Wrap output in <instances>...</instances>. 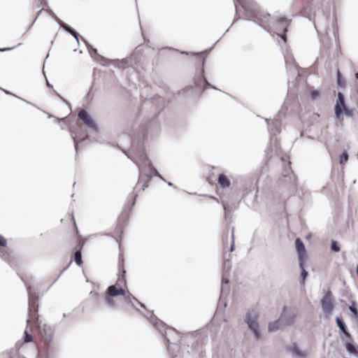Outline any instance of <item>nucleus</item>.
<instances>
[{
	"instance_id": "f257e3e1",
	"label": "nucleus",
	"mask_w": 358,
	"mask_h": 358,
	"mask_svg": "<svg viewBox=\"0 0 358 358\" xmlns=\"http://www.w3.org/2000/svg\"><path fill=\"white\" fill-rule=\"evenodd\" d=\"M129 157L139 167L140 180L148 182L154 176H157L161 179H163L157 171L152 166L142 147L135 149L134 146H133L131 157Z\"/></svg>"
},
{
	"instance_id": "f03ea898",
	"label": "nucleus",
	"mask_w": 358,
	"mask_h": 358,
	"mask_svg": "<svg viewBox=\"0 0 358 358\" xmlns=\"http://www.w3.org/2000/svg\"><path fill=\"white\" fill-rule=\"evenodd\" d=\"M258 317L259 313L255 309L248 310L245 317V322L246 323L248 329L252 334L255 339L257 341L259 340L262 337Z\"/></svg>"
},
{
	"instance_id": "7ed1b4c3",
	"label": "nucleus",
	"mask_w": 358,
	"mask_h": 358,
	"mask_svg": "<svg viewBox=\"0 0 358 358\" xmlns=\"http://www.w3.org/2000/svg\"><path fill=\"white\" fill-rule=\"evenodd\" d=\"M108 294L109 296L113 297L118 295H124V301L127 303H131L134 307L135 305L133 303V301L138 302L141 307H144V305L138 301V300L132 296L130 294L126 295V292L122 288L117 289L115 285H110L107 289Z\"/></svg>"
},
{
	"instance_id": "20e7f679",
	"label": "nucleus",
	"mask_w": 358,
	"mask_h": 358,
	"mask_svg": "<svg viewBox=\"0 0 358 358\" xmlns=\"http://www.w3.org/2000/svg\"><path fill=\"white\" fill-rule=\"evenodd\" d=\"M321 305L323 311L329 315L334 310V301L331 296V291H328L321 300Z\"/></svg>"
},
{
	"instance_id": "39448f33",
	"label": "nucleus",
	"mask_w": 358,
	"mask_h": 358,
	"mask_svg": "<svg viewBox=\"0 0 358 358\" xmlns=\"http://www.w3.org/2000/svg\"><path fill=\"white\" fill-rule=\"evenodd\" d=\"M296 319V314L293 311L287 310L286 307H284L283 311L280 315V320L282 326H290Z\"/></svg>"
},
{
	"instance_id": "423d86ee",
	"label": "nucleus",
	"mask_w": 358,
	"mask_h": 358,
	"mask_svg": "<svg viewBox=\"0 0 358 358\" xmlns=\"http://www.w3.org/2000/svg\"><path fill=\"white\" fill-rule=\"evenodd\" d=\"M78 117L85 123L87 127L96 131V126L94 121L85 109H81L79 111Z\"/></svg>"
},
{
	"instance_id": "0eeeda50",
	"label": "nucleus",
	"mask_w": 358,
	"mask_h": 358,
	"mask_svg": "<svg viewBox=\"0 0 358 358\" xmlns=\"http://www.w3.org/2000/svg\"><path fill=\"white\" fill-rule=\"evenodd\" d=\"M296 249L299 255V266L303 267L305 262V248L303 242L299 239L296 240Z\"/></svg>"
},
{
	"instance_id": "6e6552de",
	"label": "nucleus",
	"mask_w": 358,
	"mask_h": 358,
	"mask_svg": "<svg viewBox=\"0 0 358 358\" xmlns=\"http://www.w3.org/2000/svg\"><path fill=\"white\" fill-rule=\"evenodd\" d=\"M341 107L345 110V112L348 114V108L345 106L344 103V97L341 92H338V101L335 107V114L337 117L340 116L341 114Z\"/></svg>"
},
{
	"instance_id": "1a4fd4ad",
	"label": "nucleus",
	"mask_w": 358,
	"mask_h": 358,
	"mask_svg": "<svg viewBox=\"0 0 358 358\" xmlns=\"http://www.w3.org/2000/svg\"><path fill=\"white\" fill-rule=\"evenodd\" d=\"M289 351L291 354L296 358H306V352L299 349L295 343H293L292 345H290Z\"/></svg>"
},
{
	"instance_id": "9d476101",
	"label": "nucleus",
	"mask_w": 358,
	"mask_h": 358,
	"mask_svg": "<svg viewBox=\"0 0 358 358\" xmlns=\"http://www.w3.org/2000/svg\"><path fill=\"white\" fill-rule=\"evenodd\" d=\"M336 322L337 326L338 327L340 330L342 332H343L346 336L350 337V335L349 332L347 331L346 326H345V323L343 322V321L340 317H337L336 319Z\"/></svg>"
},
{
	"instance_id": "9b49d317",
	"label": "nucleus",
	"mask_w": 358,
	"mask_h": 358,
	"mask_svg": "<svg viewBox=\"0 0 358 358\" xmlns=\"http://www.w3.org/2000/svg\"><path fill=\"white\" fill-rule=\"evenodd\" d=\"M218 182L223 188L229 187L231 184L229 180L224 174H220L219 176Z\"/></svg>"
},
{
	"instance_id": "f8f14e48",
	"label": "nucleus",
	"mask_w": 358,
	"mask_h": 358,
	"mask_svg": "<svg viewBox=\"0 0 358 358\" xmlns=\"http://www.w3.org/2000/svg\"><path fill=\"white\" fill-rule=\"evenodd\" d=\"M39 334L46 341H50L51 339L52 332L50 329L47 330L45 327L41 328L39 327Z\"/></svg>"
},
{
	"instance_id": "ddd939ff",
	"label": "nucleus",
	"mask_w": 358,
	"mask_h": 358,
	"mask_svg": "<svg viewBox=\"0 0 358 358\" xmlns=\"http://www.w3.org/2000/svg\"><path fill=\"white\" fill-rule=\"evenodd\" d=\"M282 326L280 322V320H275L274 322H270L268 324V330L270 332L275 331L280 329V327Z\"/></svg>"
},
{
	"instance_id": "4468645a",
	"label": "nucleus",
	"mask_w": 358,
	"mask_h": 358,
	"mask_svg": "<svg viewBox=\"0 0 358 358\" xmlns=\"http://www.w3.org/2000/svg\"><path fill=\"white\" fill-rule=\"evenodd\" d=\"M63 27L64 28V29L66 31H67L68 32H69L71 35H73L74 36V38L76 39V41H78V43L79 42V38H78V34L73 29H72L71 27H69V25H67L66 24H63Z\"/></svg>"
},
{
	"instance_id": "2eb2a0df",
	"label": "nucleus",
	"mask_w": 358,
	"mask_h": 358,
	"mask_svg": "<svg viewBox=\"0 0 358 358\" xmlns=\"http://www.w3.org/2000/svg\"><path fill=\"white\" fill-rule=\"evenodd\" d=\"M113 65H117L118 67L122 69H125L129 66L128 62L127 60H113Z\"/></svg>"
},
{
	"instance_id": "dca6fc26",
	"label": "nucleus",
	"mask_w": 358,
	"mask_h": 358,
	"mask_svg": "<svg viewBox=\"0 0 358 358\" xmlns=\"http://www.w3.org/2000/svg\"><path fill=\"white\" fill-rule=\"evenodd\" d=\"M106 305L110 308H114L116 306L115 301L110 297H106L104 300Z\"/></svg>"
},
{
	"instance_id": "f3484780",
	"label": "nucleus",
	"mask_w": 358,
	"mask_h": 358,
	"mask_svg": "<svg viewBox=\"0 0 358 358\" xmlns=\"http://www.w3.org/2000/svg\"><path fill=\"white\" fill-rule=\"evenodd\" d=\"M74 259L77 265L80 266L83 264L82 255L80 251H76L75 252Z\"/></svg>"
},
{
	"instance_id": "a211bd4d",
	"label": "nucleus",
	"mask_w": 358,
	"mask_h": 358,
	"mask_svg": "<svg viewBox=\"0 0 358 358\" xmlns=\"http://www.w3.org/2000/svg\"><path fill=\"white\" fill-rule=\"evenodd\" d=\"M345 348L348 350V352L350 354H356L357 353V350H356L355 347L354 346L353 344H352L350 343H347L345 344Z\"/></svg>"
},
{
	"instance_id": "6ab92c4d",
	"label": "nucleus",
	"mask_w": 358,
	"mask_h": 358,
	"mask_svg": "<svg viewBox=\"0 0 358 358\" xmlns=\"http://www.w3.org/2000/svg\"><path fill=\"white\" fill-rule=\"evenodd\" d=\"M337 83L339 86L341 87L345 86V80L341 78V74L339 70L337 71Z\"/></svg>"
},
{
	"instance_id": "aec40b11",
	"label": "nucleus",
	"mask_w": 358,
	"mask_h": 358,
	"mask_svg": "<svg viewBox=\"0 0 358 358\" xmlns=\"http://www.w3.org/2000/svg\"><path fill=\"white\" fill-rule=\"evenodd\" d=\"M348 159V154L346 151H344L340 156V164H343Z\"/></svg>"
},
{
	"instance_id": "412c9836",
	"label": "nucleus",
	"mask_w": 358,
	"mask_h": 358,
	"mask_svg": "<svg viewBox=\"0 0 358 358\" xmlns=\"http://www.w3.org/2000/svg\"><path fill=\"white\" fill-rule=\"evenodd\" d=\"M301 268V284H304V281L308 275V272L304 269V266L300 267Z\"/></svg>"
},
{
	"instance_id": "4be33fe9",
	"label": "nucleus",
	"mask_w": 358,
	"mask_h": 358,
	"mask_svg": "<svg viewBox=\"0 0 358 358\" xmlns=\"http://www.w3.org/2000/svg\"><path fill=\"white\" fill-rule=\"evenodd\" d=\"M311 99L313 100L319 99L320 93L317 90H313L310 94Z\"/></svg>"
},
{
	"instance_id": "5701e85b",
	"label": "nucleus",
	"mask_w": 358,
	"mask_h": 358,
	"mask_svg": "<svg viewBox=\"0 0 358 358\" xmlns=\"http://www.w3.org/2000/svg\"><path fill=\"white\" fill-rule=\"evenodd\" d=\"M24 340L25 343H29L32 341V336H31V335L28 334L27 330L24 331Z\"/></svg>"
},
{
	"instance_id": "b1692460",
	"label": "nucleus",
	"mask_w": 358,
	"mask_h": 358,
	"mask_svg": "<svg viewBox=\"0 0 358 358\" xmlns=\"http://www.w3.org/2000/svg\"><path fill=\"white\" fill-rule=\"evenodd\" d=\"M331 248L334 252H338L340 250L339 247L338 246L337 242L336 241H333L331 242Z\"/></svg>"
},
{
	"instance_id": "393cba45",
	"label": "nucleus",
	"mask_w": 358,
	"mask_h": 358,
	"mask_svg": "<svg viewBox=\"0 0 358 358\" xmlns=\"http://www.w3.org/2000/svg\"><path fill=\"white\" fill-rule=\"evenodd\" d=\"M349 310L354 314L355 317L357 319L358 316L357 308L354 305H352L349 306Z\"/></svg>"
},
{
	"instance_id": "a878e982",
	"label": "nucleus",
	"mask_w": 358,
	"mask_h": 358,
	"mask_svg": "<svg viewBox=\"0 0 358 358\" xmlns=\"http://www.w3.org/2000/svg\"><path fill=\"white\" fill-rule=\"evenodd\" d=\"M231 268V264H230V262L229 260H226L224 262V270L225 273L228 272L229 271Z\"/></svg>"
},
{
	"instance_id": "bb28decb",
	"label": "nucleus",
	"mask_w": 358,
	"mask_h": 358,
	"mask_svg": "<svg viewBox=\"0 0 358 358\" xmlns=\"http://www.w3.org/2000/svg\"><path fill=\"white\" fill-rule=\"evenodd\" d=\"M155 327L158 329V331L163 334V324L162 322H156L154 323Z\"/></svg>"
},
{
	"instance_id": "cd10ccee",
	"label": "nucleus",
	"mask_w": 358,
	"mask_h": 358,
	"mask_svg": "<svg viewBox=\"0 0 358 358\" xmlns=\"http://www.w3.org/2000/svg\"><path fill=\"white\" fill-rule=\"evenodd\" d=\"M231 238H232V241H231V247H230V249H229V251H230V252H232V251H234V229L232 230V233H231Z\"/></svg>"
},
{
	"instance_id": "c85d7f7f",
	"label": "nucleus",
	"mask_w": 358,
	"mask_h": 358,
	"mask_svg": "<svg viewBox=\"0 0 358 358\" xmlns=\"http://www.w3.org/2000/svg\"><path fill=\"white\" fill-rule=\"evenodd\" d=\"M6 239L0 235V246H5L6 245Z\"/></svg>"
},
{
	"instance_id": "c756f323",
	"label": "nucleus",
	"mask_w": 358,
	"mask_h": 358,
	"mask_svg": "<svg viewBox=\"0 0 358 358\" xmlns=\"http://www.w3.org/2000/svg\"><path fill=\"white\" fill-rule=\"evenodd\" d=\"M203 82L205 83V85H204V89H206V87H212V86L210 85V84L206 80L205 78H203ZM213 88H215L214 87H213Z\"/></svg>"
},
{
	"instance_id": "7c9ffc66",
	"label": "nucleus",
	"mask_w": 358,
	"mask_h": 358,
	"mask_svg": "<svg viewBox=\"0 0 358 358\" xmlns=\"http://www.w3.org/2000/svg\"><path fill=\"white\" fill-rule=\"evenodd\" d=\"M225 275H226V273L224 272L222 279V282L227 284L229 282V279L225 276Z\"/></svg>"
},
{
	"instance_id": "2f4dec72",
	"label": "nucleus",
	"mask_w": 358,
	"mask_h": 358,
	"mask_svg": "<svg viewBox=\"0 0 358 358\" xmlns=\"http://www.w3.org/2000/svg\"><path fill=\"white\" fill-rule=\"evenodd\" d=\"M223 243L224 245H227L228 243V232L223 237Z\"/></svg>"
},
{
	"instance_id": "473e14b6",
	"label": "nucleus",
	"mask_w": 358,
	"mask_h": 358,
	"mask_svg": "<svg viewBox=\"0 0 358 358\" xmlns=\"http://www.w3.org/2000/svg\"><path fill=\"white\" fill-rule=\"evenodd\" d=\"M280 23L285 25L287 23V20L285 17L280 18Z\"/></svg>"
},
{
	"instance_id": "72a5a7b5",
	"label": "nucleus",
	"mask_w": 358,
	"mask_h": 358,
	"mask_svg": "<svg viewBox=\"0 0 358 358\" xmlns=\"http://www.w3.org/2000/svg\"><path fill=\"white\" fill-rule=\"evenodd\" d=\"M26 287H27L29 298L30 299L31 296V294H32L31 292V286H28V285H26Z\"/></svg>"
},
{
	"instance_id": "f704fd0d",
	"label": "nucleus",
	"mask_w": 358,
	"mask_h": 358,
	"mask_svg": "<svg viewBox=\"0 0 358 358\" xmlns=\"http://www.w3.org/2000/svg\"><path fill=\"white\" fill-rule=\"evenodd\" d=\"M281 38L284 41H286V35L285 33L282 34H278Z\"/></svg>"
},
{
	"instance_id": "c9c22d12",
	"label": "nucleus",
	"mask_w": 358,
	"mask_h": 358,
	"mask_svg": "<svg viewBox=\"0 0 358 358\" xmlns=\"http://www.w3.org/2000/svg\"><path fill=\"white\" fill-rule=\"evenodd\" d=\"M90 48L92 49V50L93 51V52L97 56L100 57L98 54H97V50L96 48H93L92 47H90Z\"/></svg>"
},
{
	"instance_id": "e433bc0d",
	"label": "nucleus",
	"mask_w": 358,
	"mask_h": 358,
	"mask_svg": "<svg viewBox=\"0 0 358 358\" xmlns=\"http://www.w3.org/2000/svg\"><path fill=\"white\" fill-rule=\"evenodd\" d=\"M12 48H5V49H0V51H6V50H10Z\"/></svg>"
},
{
	"instance_id": "4c0bfd02",
	"label": "nucleus",
	"mask_w": 358,
	"mask_h": 358,
	"mask_svg": "<svg viewBox=\"0 0 358 358\" xmlns=\"http://www.w3.org/2000/svg\"><path fill=\"white\" fill-rule=\"evenodd\" d=\"M30 322H31V319L29 318L27 320V324H29L30 323Z\"/></svg>"
},
{
	"instance_id": "58836bf2",
	"label": "nucleus",
	"mask_w": 358,
	"mask_h": 358,
	"mask_svg": "<svg viewBox=\"0 0 358 358\" xmlns=\"http://www.w3.org/2000/svg\"><path fill=\"white\" fill-rule=\"evenodd\" d=\"M355 78H356V79H358V73H355Z\"/></svg>"
},
{
	"instance_id": "ea45409f",
	"label": "nucleus",
	"mask_w": 358,
	"mask_h": 358,
	"mask_svg": "<svg viewBox=\"0 0 358 358\" xmlns=\"http://www.w3.org/2000/svg\"><path fill=\"white\" fill-rule=\"evenodd\" d=\"M47 85H48V87H52V85H50V84L48 82H47Z\"/></svg>"
},
{
	"instance_id": "a19ab883",
	"label": "nucleus",
	"mask_w": 358,
	"mask_h": 358,
	"mask_svg": "<svg viewBox=\"0 0 358 358\" xmlns=\"http://www.w3.org/2000/svg\"><path fill=\"white\" fill-rule=\"evenodd\" d=\"M168 185H169V186H172V185H173V184H172L171 182H168Z\"/></svg>"
},
{
	"instance_id": "79ce46f5",
	"label": "nucleus",
	"mask_w": 358,
	"mask_h": 358,
	"mask_svg": "<svg viewBox=\"0 0 358 358\" xmlns=\"http://www.w3.org/2000/svg\"><path fill=\"white\" fill-rule=\"evenodd\" d=\"M75 149H77V143L75 142Z\"/></svg>"
},
{
	"instance_id": "37998d69",
	"label": "nucleus",
	"mask_w": 358,
	"mask_h": 358,
	"mask_svg": "<svg viewBox=\"0 0 358 358\" xmlns=\"http://www.w3.org/2000/svg\"><path fill=\"white\" fill-rule=\"evenodd\" d=\"M172 356H173V358H177V355H173Z\"/></svg>"
},
{
	"instance_id": "c03bdc74",
	"label": "nucleus",
	"mask_w": 358,
	"mask_h": 358,
	"mask_svg": "<svg viewBox=\"0 0 358 358\" xmlns=\"http://www.w3.org/2000/svg\"><path fill=\"white\" fill-rule=\"evenodd\" d=\"M287 31V28H286V27H285V28H284V32H286Z\"/></svg>"
},
{
	"instance_id": "a18cd8bd",
	"label": "nucleus",
	"mask_w": 358,
	"mask_h": 358,
	"mask_svg": "<svg viewBox=\"0 0 358 358\" xmlns=\"http://www.w3.org/2000/svg\"><path fill=\"white\" fill-rule=\"evenodd\" d=\"M357 273L358 275V264H357Z\"/></svg>"
}]
</instances>
